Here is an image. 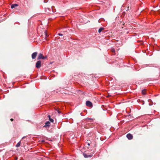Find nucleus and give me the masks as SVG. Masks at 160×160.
Here are the masks:
<instances>
[{
	"label": "nucleus",
	"instance_id": "20",
	"mask_svg": "<svg viewBox=\"0 0 160 160\" xmlns=\"http://www.w3.org/2000/svg\"><path fill=\"white\" fill-rule=\"evenodd\" d=\"M58 112L59 113H61V112H60L59 111H58Z\"/></svg>",
	"mask_w": 160,
	"mask_h": 160
},
{
	"label": "nucleus",
	"instance_id": "13",
	"mask_svg": "<svg viewBox=\"0 0 160 160\" xmlns=\"http://www.w3.org/2000/svg\"><path fill=\"white\" fill-rule=\"evenodd\" d=\"M20 144H21V142L20 141L16 145V147H19L20 146Z\"/></svg>",
	"mask_w": 160,
	"mask_h": 160
},
{
	"label": "nucleus",
	"instance_id": "5",
	"mask_svg": "<svg viewBox=\"0 0 160 160\" xmlns=\"http://www.w3.org/2000/svg\"><path fill=\"white\" fill-rule=\"evenodd\" d=\"M43 56V55L42 54L39 53L38 55V58H37V59L38 60H39V59H42Z\"/></svg>",
	"mask_w": 160,
	"mask_h": 160
},
{
	"label": "nucleus",
	"instance_id": "8",
	"mask_svg": "<svg viewBox=\"0 0 160 160\" xmlns=\"http://www.w3.org/2000/svg\"><path fill=\"white\" fill-rule=\"evenodd\" d=\"M83 156H84V157L85 158H88V157H91L92 156L91 155H88L86 154H85V153H83Z\"/></svg>",
	"mask_w": 160,
	"mask_h": 160
},
{
	"label": "nucleus",
	"instance_id": "15",
	"mask_svg": "<svg viewBox=\"0 0 160 160\" xmlns=\"http://www.w3.org/2000/svg\"><path fill=\"white\" fill-rule=\"evenodd\" d=\"M47 58V56H45V57L43 56L42 59H46Z\"/></svg>",
	"mask_w": 160,
	"mask_h": 160
},
{
	"label": "nucleus",
	"instance_id": "14",
	"mask_svg": "<svg viewBox=\"0 0 160 160\" xmlns=\"http://www.w3.org/2000/svg\"><path fill=\"white\" fill-rule=\"evenodd\" d=\"M142 93L143 95H145L146 93L145 91L144 90H143L142 91Z\"/></svg>",
	"mask_w": 160,
	"mask_h": 160
},
{
	"label": "nucleus",
	"instance_id": "10",
	"mask_svg": "<svg viewBox=\"0 0 160 160\" xmlns=\"http://www.w3.org/2000/svg\"><path fill=\"white\" fill-rule=\"evenodd\" d=\"M86 120L87 122L90 121V122H92L93 121V119L92 118H87L86 119Z\"/></svg>",
	"mask_w": 160,
	"mask_h": 160
},
{
	"label": "nucleus",
	"instance_id": "19",
	"mask_svg": "<svg viewBox=\"0 0 160 160\" xmlns=\"http://www.w3.org/2000/svg\"><path fill=\"white\" fill-rule=\"evenodd\" d=\"M10 120H11V121H12L13 120V119H12V118H11V119Z\"/></svg>",
	"mask_w": 160,
	"mask_h": 160
},
{
	"label": "nucleus",
	"instance_id": "3",
	"mask_svg": "<svg viewBox=\"0 0 160 160\" xmlns=\"http://www.w3.org/2000/svg\"><path fill=\"white\" fill-rule=\"evenodd\" d=\"M38 54V53L37 52H35L32 55V59H34L36 58V57Z\"/></svg>",
	"mask_w": 160,
	"mask_h": 160
},
{
	"label": "nucleus",
	"instance_id": "2",
	"mask_svg": "<svg viewBox=\"0 0 160 160\" xmlns=\"http://www.w3.org/2000/svg\"><path fill=\"white\" fill-rule=\"evenodd\" d=\"M86 104L87 106L89 107H92V102L89 101H87L86 102Z\"/></svg>",
	"mask_w": 160,
	"mask_h": 160
},
{
	"label": "nucleus",
	"instance_id": "6",
	"mask_svg": "<svg viewBox=\"0 0 160 160\" xmlns=\"http://www.w3.org/2000/svg\"><path fill=\"white\" fill-rule=\"evenodd\" d=\"M18 6V5L17 4H14L11 5V8L12 9L16 7H17Z\"/></svg>",
	"mask_w": 160,
	"mask_h": 160
},
{
	"label": "nucleus",
	"instance_id": "21",
	"mask_svg": "<svg viewBox=\"0 0 160 160\" xmlns=\"http://www.w3.org/2000/svg\"><path fill=\"white\" fill-rule=\"evenodd\" d=\"M25 138V137H23L22 138V139H23Z\"/></svg>",
	"mask_w": 160,
	"mask_h": 160
},
{
	"label": "nucleus",
	"instance_id": "12",
	"mask_svg": "<svg viewBox=\"0 0 160 160\" xmlns=\"http://www.w3.org/2000/svg\"><path fill=\"white\" fill-rule=\"evenodd\" d=\"M48 117L49 118V119L51 122H53V121H54L52 119L50 118V115H48Z\"/></svg>",
	"mask_w": 160,
	"mask_h": 160
},
{
	"label": "nucleus",
	"instance_id": "16",
	"mask_svg": "<svg viewBox=\"0 0 160 160\" xmlns=\"http://www.w3.org/2000/svg\"><path fill=\"white\" fill-rule=\"evenodd\" d=\"M58 35H59V36H63L64 35V34H61L60 33H58Z\"/></svg>",
	"mask_w": 160,
	"mask_h": 160
},
{
	"label": "nucleus",
	"instance_id": "17",
	"mask_svg": "<svg viewBox=\"0 0 160 160\" xmlns=\"http://www.w3.org/2000/svg\"><path fill=\"white\" fill-rule=\"evenodd\" d=\"M112 51L113 52H115V50L114 48H112Z\"/></svg>",
	"mask_w": 160,
	"mask_h": 160
},
{
	"label": "nucleus",
	"instance_id": "4",
	"mask_svg": "<svg viewBox=\"0 0 160 160\" xmlns=\"http://www.w3.org/2000/svg\"><path fill=\"white\" fill-rule=\"evenodd\" d=\"M127 137L129 140L132 139V135L130 133H128L127 135Z\"/></svg>",
	"mask_w": 160,
	"mask_h": 160
},
{
	"label": "nucleus",
	"instance_id": "7",
	"mask_svg": "<svg viewBox=\"0 0 160 160\" xmlns=\"http://www.w3.org/2000/svg\"><path fill=\"white\" fill-rule=\"evenodd\" d=\"M45 35V37L44 38V40H48V39L47 38L48 36V35L46 31H45L44 32Z\"/></svg>",
	"mask_w": 160,
	"mask_h": 160
},
{
	"label": "nucleus",
	"instance_id": "11",
	"mask_svg": "<svg viewBox=\"0 0 160 160\" xmlns=\"http://www.w3.org/2000/svg\"><path fill=\"white\" fill-rule=\"evenodd\" d=\"M104 29V28L103 27L100 28L98 30V32L99 33H100Z\"/></svg>",
	"mask_w": 160,
	"mask_h": 160
},
{
	"label": "nucleus",
	"instance_id": "1",
	"mask_svg": "<svg viewBox=\"0 0 160 160\" xmlns=\"http://www.w3.org/2000/svg\"><path fill=\"white\" fill-rule=\"evenodd\" d=\"M41 66V62L40 61H38L36 64V67L38 68H39Z\"/></svg>",
	"mask_w": 160,
	"mask_h": 160
},
{
	"label": "nucleus",
	"instance_id": "9",
	"mask_svg": "<svg viewBox=\"0 0 160 160\" xmlns=\"http://www.w3.org/2000/svg\"><path fill=\"white\" fill-rule=\"evenodd\" d=\"M50 124V122L49 121H47L45 123V125L43 126V127H46L47 126H48Z\"/></svg>",
	"mask_w": 160,
	"mask_h": 160
},
{
	"label": "nucleus",
	"instance_id": "18",
	"mask_svg": "<svg viewBox=\"0 0 160 160\" xmlns=\"http://www.w3.org/2000/svg\"><path fill=\"white\" fill-rule=\"evenodd\" d=\"M129 10V6H128V9H127V11L128 10Z\"/></svg>",
	"mask_w": 160,
	"mask_h": 160
},
{
	"label": "nucleus",
	"instance_id": "23",
	"mask_svg": "<svg viewBox=\"0 0 160 160\" xmlns=\"http://www.w3.org/2000/svg\"><path fill=\"white\" fill-rule=\"evenodd\" d=\"M88 145L89 146V145H90L89 144V143H88Z\"/></svg>",
	"mask_w": 160,
	"mask_h": 160
},
{
	"label": "nucleus",
	"instance_id": "22",
	"mask_svg": "<svg viewBox=\"0 0 160 160\" xmlns=\"http://www.w3.org/2000/svg\"><path fill=\"white\" fill-rule=\"evenodd\" d=\"M44 2H47V1H45V0L44 1Z\"/></svg>",
	"mask_w": 160,
	"mask_h": 160
}]
</instances>
